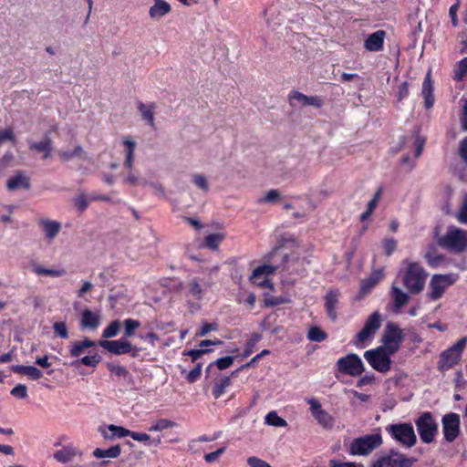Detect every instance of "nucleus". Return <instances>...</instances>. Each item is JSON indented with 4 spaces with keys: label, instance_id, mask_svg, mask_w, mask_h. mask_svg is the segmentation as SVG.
Here are the masks:
<instances>
[{
    "label": "nucleus",
    "instance_id": "nucleus-16",
    "mask_svg": "<svg viewBox=\"0 0 467 467\" xmlns=\"http://www.w3.org/2000/svg\"><path fill=\"white\" fill-rule=\"evenodd\" d=\"M289 99L291 104H293V101H296L301 106H313L317 109H319L323 106V101L320 98L317 96H306L299 91H293L289 95Z\"/></svg>",
    "mask_w": 467,
    "mask_h": 467
},
{
    "label": "nucleus",
    "instance_id": "nucleus-15",
    "mask_svg": "<svg viewBox=\"0 0 467 467\" xmlns=\"http://www.w3.org/2000/svg\"><path fill=\"white\" fill-rule=\"evenodd\" d=\"M101 322V315L99 310L85 309L81 313L80 327L82 329L96 330Z\"/></svg>",
    "mask_w": 467,
    "mask_h": 467
},
{
    "label": "nucleus",
    "instance_id": "nucleus-39",
    "mask_svg": "<svg viewBox=\"0 0 467 467\" xmlns=\"http://www.w3.org/2000/svg\"><path fill=\"white\" fill-rule=\"evenodd\" d=\"M265 421L269 426L275 427H286L287 422L283 418L279 417L275 411H270L265 417Z\"/></svg>",
    "mask_w": 467,
    "mask_h": 467
},
{
    "label": "nucleus",
    "instance_id": "nucleus-49",
    "mask_svg": "<svg viewBox=\"0 0 467 467\" xmlns=\"http://www.w3.org/2000/svg\"><path fill=\"white\" fill-rule=\"evenodd\" d=\"M53 330L56 336L66 339L68 337V329L65 322L59 321L53 324Z\"/></svg>",
    "mask_w": 467,
    "mask_h": 467
},
{
    "label": "nucleus",
    "instance_id": "nucleus-32",
    "mask_svg": "<svg viewBox=\"0 0 467 467\" xmlns=\"http://www.w3.org/2000/svg\"><path fill=\"white\" fill-rule=\"evenodd\" d=\"M391 295L394 301V307L396 310H400L401 307L406 306L409 302V296L403 292L400 287L392 285Z\"/></svg>",
    "mask_w": 467,
    "mask_h": 467
},
{
    "label": "nucleus",
    "instance_id": "nucleus-7",
    "mask_svg": "<svg viewBox=\"0 0 467 467\" xmlns=\"http://www.w3.org/2000/svg\"><path fill=\"white\" fill-rule=\"evenodd\" d=\"M415 424L421 441L427 444L432 442L438 432V424L431 413L429 411L422 413L415 420Z\"/></svg>",
    "mask_w": 467,
    "mask_h": 467
},
{
    "label": "nucleus",
    "instance_id": "nucleus-6",
    "mask_svg": "<svg viewBox=\"0 0 467 467\" xmlns=\"http://www.w3.org/2000/svg\"><path fill=\"white\" fill-rule=\"evenodd\" d=\"M392 355V353L379 346L374 349L367 350L364 353V358L375 370L387 373L391 368L390 357Z\"/></svg>",
    "mask_w": 467,
    "mask_h": 467
},
{
    "label": "nucleus",
    "instance_id": "nucleus-24",
    "mask_svg": "<svg viewBox=\"0 0 467 467\" xmlns=\"http://www.w3.org/2000/svg\"><path fill=\"white\" fill-rule=\"evenodd\" d=\"M421 94L425 99V107L427 109L432 108L434 104V96H433V85L431 78V72L429 71L424 78L422 83Z\"/></svg>",
    "mask_w": 467,
    "mask_h": 467
},
{
    "label": "nucleus",
    "instance_id": "nucleus-53",
    "mask_svg": "<svg viewBox=\"0 0 467 467\" xmlns=\"http://www.w3.org/2000/svg\"><path fill=\"white\" fill-rule=\"evenodd\" d=\"M382 246L386 255L389 256L395 251L397 247V242L393 238H387L383 240Z\"/></svg>",
    "mask_w": 467,
    "mask_h": 467
},
{
    "label": "nucleus",
    "instance_id": "nucleus-40",
    "mask_svg": "<svg viewBox=\"0 0 467 467\" xmlns=\"http://www.w3.org/2000/svg\"><path fill=\"white\" fill-rule=\"evenodd\" d=\"M327 337V335L318 327H312L308 330L307 338L312 342H322Z\"/></svg>",
    "mask_w": 467,
    "mask_h": 467
},
{
    "label": "nucleus",
    "instance_id": "nucleus-57",
    "mask_svg": "<svg viewBox=\"0 0 467 467\" xmlns=\"http://www.w3.org/2000/svg\"><path fill=\"white\" fill-rule=\"evenodd\" d=\"M218 329L217 323H204L197 333V337H204L211 331H216Z\"/></svg>",
    "mask_w": 467,
    "mask_h": 467
},
{
    "label": "nucleus",
    "instance_id": "nucleus-2",
    "mask_svg": "<svg viewBox=\"0 0 467 467\" xmlns=\"http://www.w3.org/2000/svg\"><path fill=\"white\" fill-rule=\"evenodd\" d=\"M427 274L417 263H410L403 276V285L411 294L420 293L426 281Z\"/></svg>",
    "mask_w": 467,
    "mask_h": 467
},
{
    "label": "nucleus",
    "instance_id": "nucleus-60",
    "mask_svg": "<svg viewBox=\"0 0 467 467\" xmlns=\"http://www.w3.org/2000/svg\"><path fill=\"white\" fill-rule=\"evenodd\" d=\"M247 464L250 467H272L269 463L266 462L257 458V457H249L247 459Z\"/></svg>",
    "mask_w": 467,
    "mask_h": 467
},
{
    "label": "nucleus",
    "instance_id": "nucleus-19",
    "mask_svg": "<svg viewBox=\"0 0 467 467\" xmlns=\"http://www.w3.org/2000/svg\"><path fill=\"white\" fill-rule=\"evenodd\" d=\"M385 32L382 30H378L368 36L365 40L364 47L367 50L371 52H377L382 49Z\"/></svg>",
    "mask_w": 467,
    "mask_h": 467
},
{
    "label": "nucleus",
    "instance_id": "nucleus-38",
    "mask_svg": "<svg viewBox=\"0 0 467 467\" xmlns=\"http://www.w3.org/2000/svg\"><path fill=\"white\" fill-rule=\"evenodd\" d=\"M123 182L133 186L139 184H147V181L140 177L139 171L133 170L131 171H128V173L124 176Z\"/></svg>",
    "mask_w": 467,
    "mask_h": 467
},
{
    "label": "nucleus",
    "instance_id": "nucleus-56",
    "mask_svg": "<svg viewBox=\"0 0 467 467\" xmlns=\"http://www.w3.org/2000/svg\"><path fill=\"white\" fill-rule=\"evenodd\" d=\"M288 300L284 296H271L265 300V306H274L281 304L287 303Z\"/></svg>",
    "mask_w": 467,
    "mask_h": 467
},
{
    "label": "nucleus",
    "instance_id": "nucleus-28",
    "mask_svg": "<svg viewBox=\"0 0 467 467\" xmlns=\"http://www.w3.org/2000/svg\"><path fill=\"white\" fill-rule=\"evenodd\" d=\"M383 275L382 270H375L369 277L361 281L360 291L368 294L383 278Z\"/></svg>",
    "mask_w": 467,
    "mask_h": 467
},
{
    "label": "nucleus",
    "instance_id": "nucleus-42",
    "mask_svg": "<svg viewBox=\"0 0 467 467\" xmlns=\"http://www.w3.org/2000/svg\"><path fill=\"white\" fill-rule=\"evenodd\" d=\"M139 110L142 118L147 120L148 124L151 127L154 125V112L151 106H147L143 103H140Z\"/></svg>",
    "mask_w": 467,
    "mask_h": 467
},
{
    "label": "nucleus",
    "instance_id": "nucleus-10",
    "mask_svg": "<svg viewBox=\"0 0 467 467\" xmlns=\"http://www.w3.org/2000/svg\"><path fill=\"white\" fill-rule=\"evenodd\" d=\"M381 323V315L378 311L372 313L366 321L363 328L358 333L356 345L358 347H363L362 343L371 339L375 336L377 331L380 328Z\"/></svg>",
    "mask_w": 467,
    "mask_h": 467
},
{
    "label": "nucleus",
    "instance_id": "nucleus-35",
    "mask_svg": "<svg viewBox=\"0 0 467 467\" xmlns=\"http://www.w3.org/2000/svg\"><path fill=\"white\" fill-rule=\"evenodd\" d=\"M231 385V379L227 376H222L214 381L213 395L215 399L220 398L227 387Z\"/></svg>",
    "mask_w": 467,
    "mask_h": 467
},
{
    "label": "nucleus",
    "instance_id": "nucleus-48",
    "mask_svg": "<svg viewBox=\"0 0 467 467\" xmlns=\"http://www.w3.org/2000/svg\"><path fill=\"white\" fill-rule=\"evenodd\" d=\"M412 465V460L406 458L402 455H399L396 458L389 459L390 467H410Z\"/></svg>",
    "mask_w": 467,
    "mask_h": 467
},
{
    "label": "nucleus",
    "instance_id": "nucleus-58",
    "mask_svg": "<svg viewBox=\"0 0 467 467\" xmlns=\"http://www.w3.org/2000/svg\"><path fill=\"white\" fill-rule=\"evenodd\" d=\"M11 394L19 399H25L27 397V389L26 385L18 384L12 390Z\"/></svg>",
    "mask_w": 467,
    "mask_h": 467
},
{
    "label": "nucleus",
    "instance_id": "nucleus-59",
    "mask_svg": "<svg viewBox=\"0 0 467 467\" xmlns=\"http://www.w3.org/2000/svg\"><path fill=\"white\" fill-rule=\"evenodd\" d=\"M15 134L11 129L0 130V146L8 140H14Z\"/></svg>",
    "mask_w": 467,
    "mask_h": 467
},
{
    "label": "nucleus",
    "instance_id": "nucleus-17",
    "mask_svg": "<svg viewBox=\"0 0 467 467\" xmlns=\"http://www.w3.org/2000/svg\"><path fill=\"white\" fill-rule=\"evenodd\" d=\"M6 187L10 192L19 189L28 190L30 188V180L22 171H17L14 176L7 180Z\"/></svg>",
    "mask_w": 467,
    "mask_h": 467
},
{
    "label": "nucleus",
    "instance_id": "nucleus-54",
    "mask_svg": "<svg viewBox=\"0 0 467 467\" xmlns=\"http://www.w3.org/2000/svg\"><path fill=\"white\" fill-rule=\"evenodd\" d=\"M202 374V364L198 363L193 369H192L186 376L187 380L190 383L195 382Z\"/></svg>",
    "mask_w": 467,
    "mask_h": 467
},
{
    "label": "nucleus",
    "instance_id": "nucleus-52",
    "mask_svg": "<svg viewBox=\"0 0 467 467\" xmlns=\"http://www.w3.org/2000/svg\"><path fill=\"white\" fill-rule=\"evenodd\" d=\"M467 75V57L462 58L455 70V78L462 79Z\"/></svg>",
    "mask_w": 467,
    "mask_h": 467
},
{
    "label": "nucleus",
    "instance_id": "nucleus-9",
    "mask_svg": "<svg viewBox=\"0 0 467 467\" xmlns=\"http://www.w3.org/2000/svg\"><path fill=\"white\" fill-rule=\"evenodd\" d=\"M309 410L315 420L324 429L331 430L335 425V418L322 408L320 401L316 398L306 399Z\"/></svg>",
    "mask_w": 467,
    "mask_h": 467
},
{
    "label": "nucleus",
    "instance_id": "nucleus-26",
    "mask_svg": "<svg viewBox=\"0 0 467 467\" xmlns=\"http://www.w3.org/2000/svg\"><path fill=\"white\" fill-rule=\"evenodd\" d=\"M339 293L337 291H330L326 295V309L328 317L332 320L337 319V306L338 303Z\"/></svg>",
    "mask_w": 467,
    "mask_h": 467
},
{
    "label": "nucleus",
    "instance_id": "nucleus-45",
    "mask_svg": "<svg viewBox=\"0 0 467 467\" xmlns=\"http://www.w3.org/2000/svg\"><path fill=\"white\" fill-rule=\"evenodd\" d=\"M120 329V322L119 320L110 323L102 333V337L105 338H110L116 337Z\"/></svg>",
    "mask_w": 467,
    "mask_h": 467
},
{
    "label": "nucleus",
    "instance_id": "nucleus-25",
    "mask_svg": "<svg viewBox=\"0 0 467 467\" xmlns=\"http://www.w3.org/2000/svg\"><path fill=\"white\" fill-rule=\"evenodd\" d=\"M29 149L38 152H43L44 159H48L51 156L52 140L49 137H45L41 141L28 140Z\"/></svg>",
    "mask_w": 467,
    "mask_h": 467
},
{
    "label": "nucleus",
    "instance_id": "nucleus-21",
    "mask_svg": "<svg viewBox=\"0 0 467 467\" xmlns=\"http://www.w3.org/2000/svg\"><path fill=\"white\" fill-rule=\"evenodd\" d=\"M171 5L164 0H154V5L149 9V16L153 20H159L171 12Z\"/></svg>",
    "mask_w": 467,
    "mask_h": 467
},
{
    "label": "nucleus",
    "instance_id": "nucleus-12",
    "mask_svg": "<svg viewBox=\"0 0 467 467\" xmlns=\"http://www.w3.org/2000/svg\"><path fill=\"white\" fill-rule=\"evenodd\" d=\"M442 431L448 442H452L460 432V417L456 413H449L442 417Z\"/></svg>",
    "mask_w": 467,
    "mask_h": 467
},
{
    "label": "nucleus",
    "instance_id": "nucleus-8",
    "mask_svg": "<svg viewBox=\"0 0 467 467\" xmlns=\"http://www.w3.org/2000/svg\"><path fill=\"white\" fill-rule=\"evenodd\" d=\"M403 341V333L402 330L399 327V326L395 323H388L383 336H382V343L380 347H382L387 351L395 354Z\"/></svg>",
    "mask_w": 467,
    "mask_h": 467
},
{
    "label": "nucleus",
    "instance_id": "nucleus-20",
    "mask_svg": "<svg viewBox=\"0 0 467 467\" xmlns=\"http://www.w3.org/2000/svg\"><path fill=\"white\" fill-rule=\"evenodd\" d=\"M460 358L458 353L450 348L441 353L438 368L441 370H448L458 363Z\"/></svg>",
    "mask_w": 467,
    "mask_h": 467
},
{
    "label": "nucleus",
    "instance_id": "nucleus-33",
    "mask_svg": "<svg viewBox=\"0 0 467 467\" xmlns=\"http://www.w3.org/2000/svg\"><path fill=\"white\" fill-rule=\"evenodd\" d=\"M121 453V447L119 445L112 446L109 449L103 450L100 448H97L93 451V456L98 459L104 458H118Z\"/></svg>",
    "mask_w": 467,
    "mask_h": 467
},
{
    "label": "nucleus",
    "instance_id": "nucleus-43",
    "mask_svg": "<svg viewBox=\"0 0 467 467\" xmlns=\"http://www.w3.org/2000/svg\"><path fill=\"white\" fill-rule=\"evenodd\" d=\"M122 143L125 148L124 153L125 158L134 159V153L136 150V142L130 137H124L122 139Z\"/></svg>",
    "mask_w": 467,
    "mask_h": 467
},
{
    "label": "nucleus",
    "instance_id": "nucleus-18",
    "mask_svg": "<svg viewBox=\"0 0 467 467\" xmlns=\"http://www.w3.org/2000/svg\"><path fill=\"white\" fill-rule=\"evenodd\" d=\"M96 346V342L85 337L82 340H73L69 342L68 351L71 357L78 358L87 348Z\"/></svg>",
    "mask_w": 467,
    "mask_h": 467
},
{
    "label": "nucleus",
    "instance_id": "nucleus-22",
    "mask_svg": "<svg viewBox=\"0 0 467 467\" xmlns=\"http://www.w3.org/2000/svg\"><path fill=\"white\" fill-rule=\"evenodd\" d=\"M101 434L105 440L111 441L114 438L130 436V431L122 426L109 424L107 426V430H101Z\"/></svg>",
    "mask_w": 467,
    "mask_h": 467
},
{
    "label": "nucleus",
    "instance_id": "nucleus-14",
    "mask_svg": "<svg viewBox=\"0 0 467 467\" xmlns=\"http://www.w3.org/2000/svg\"><path fill=\"white\" fill-rule=\"evenodd\" d=\"M37 224L41 228L45 239L48 242H52L57 236L62 228L59 222L46 217L39 218Z\"/></svg>",
    "mask_w": 467,
    "mask_h": 467
},
{
    "label": "nucleus",
    "instance_id": "nucleus-46",
    "mask_svg": "<svg viewBox=\"0 0 467 467\" xmlns=\"http://www.w3.org/2000/svg\"><path fill=\"white\" fill-rule=\"evenodd\" d=\"M223 238L224 236L222 234H209L205 238V245L211 249H217Z\"/></svg>",
    "mask_w": 467,
    "mask_h": 467
},
{
    "label": "nucleus",
    "instance_id": "nucleus-27",
    "mask_svg": "<svg viewBox=\"0 0 467 467\" xmlns=\"http://www.w3.org/2000/svg\"><path fill=\"white\" fill-rule=\"evenodd\" d=\"M31 267L33 273L36 275L61 277L66 275V271L62 268H47L36 263H33Z\"/></svg>",
    "mask_w": 467,
    "mask_h": 467
},
{
    "label": "nucleus",
    "instance_id": "nucleus-51",
    "mask_svg": "<svg viewBox=\"0 0 467 467\" xmlns=\"http://www.w3.org/2000/svg\"><path fill=\"white\" fill-rule=\"evenodd\" d=\"M456 218L459 223L467 225V193L464 195L461 208L456 214Z\"/></svg>",
    "mask_w": 467,
    "mask_h": 467
},
{
    "label": "nucleus",
    "instance_id": "nucleus-61",
    "mask_svg": "<svg viewBox=\"0 0 467 467\" xmlns=\"http://www.w3.org/2000/svg\"><path fill=\"white\" fill-rule=\"evenodd\" d=\"M210 352L209 349L206 348H201V349H191L184 353V355L189 356L192 358V361H196L198 358H200L202 355Z\"/></svg>",
    "mask_w": 467,
    "mask_h": 467
},
{
    "label": "nucleus",
    "instance_id": "nucleus-34",
    "mask_svg": "<svg viewBox=\"0 0 467 467\" xmlns=\"http://www.w3.org/2000/svg\"><path fill=\"white\" fill-rule=\"evenodd\" d=\"M77 454V451L72 446H67L63 449L57 451L54 453V458L62 463L70 462Z\"/></svg>",
    "mask_w": 467,
    "mask_h": 467
},
{
    "label": "nucleus",
    "instance_id": "nucleus-36",
    "mask_svg": "<svg viewBox=\"0 0 467 467\" xmlns=\"http://www.w3.org/2000/svg\"><path fill=\"white\" fill-rule=\"evenodd\" d=\"M285 261L286 262V265L284 267V269L296 271L298 274L305 273V271H306V269L304 267L305 264H306L305 260H302L301 262H299V260L296 257L285 256Z\"/></svg>",
    "mask_w": 467,
    "mask_h": 467
},
{
    "label": "nucleus",
    "instance_id": "nucleus-55",
    "mask_svg": "<svg viewBox=\"0 0 467 467\" xmlns=\"http://www.w3.org/2000/svg\"><path fill=\"white\" fill-rule=\"evenodd\" d=\"M280 198V192L277 190H270L266 192L265 196L260 199L259 203L274 202Z\"/></svg>",
    "mask_w": 467,
    "mask_h": 467
},
{
    "label": "nucleus",
    "instance_id": "nucleus-30",
    "mask_svg": "<svg viewBox=\"0 0 467 467\" xmlns=\"http://www.w3.org/2000/svg\"><path fill=\"white\" fill-rule=\"evenodd\" d=\"M13 371L17 374L27 376L33 380L39 379L43 377L42 371L34 366L16 365L13 368Z\"/></svg>",
    "mask_w": 467,
    "mask_h": 467
},
{
    "label": "nucleus",
    "instance_id": "nucleus-64",
    "mask_svg": "<svg viewBox=\"0 0 467 467\" xmlns=\"http://www.w3.org/2000/svg\"><path fill=\"white\" fill-rule=\"evenodd\" d=\"M130 436L134 441H137L147 442V441H150V435H149V434H147V433H144V432H135V431H130Z\"/></svg>",
    "mask_w": 467,
    "mask_h": 467
},
{
    "label": "nucleus",
    "instance_id": "nucleus-5",
    "mask_svg": "<svg viewBox=\"0 0 467 467\" xmlns=\"http://www.w3.org/2000/svg\"><path fill=\"white\" fill-rule=\"evenodd\" d=\"M387 432L400 444L411 448L417 442V436L411 423H394L386 427Z\"/></svg>",
    "mask_w": 467,
    "mask_h": 467
},
{
    "label": "nucleus",
    "instance_id": "nucleus-29",
    "mask_svg": "<svg viewBox=\"0 0 467 467\" xmlns=\"http://www.w3.org/2000/svg\"><path fill=\"white\" fill-rule=\"evenodd\" d=\"M278 267L274 266L271 265H263L258 267H256L251 275V279L253 282L257 283L258 285L264 286L265 282L264 281H258V279L262 276H268L269 275L273 274Z\"/></svg>",
    "mask_w": 467,
    "mask_h": 467
},
{
    "label": "nucleus",
    "instance_id": "nucleus-4",
    "mask_svg": "<svg viewBox=\"0 0 467 467\" xmlns=\"http://www.w3.org/2000/svg\"><path fill=\"white\" fill-rule=\"evenodd\" d=\"M382 444L380 433H372L354 439L349 444L351 455L366 456Z\"/></svg>",
    "mask_w": 467,
    "mask_h": 467
},
{
    "label": "nucleus",
    "instance_id": "nucleus-63",
    "mask_svg": "<svg viewBox=\"0 0 467 467\" xmlns=\"http://www.w3.org/2000/svg\"><path fill=\"white\" fill-rule=\"evenodd\" d=\"M466 344H467V337H462L461 339H459L451 348L454 349V351H456L458 353V355L461 357L462 352L463 351V349L466 347Z\"/></svg>",
    "mask_w": 467,
    "mask_h": 467
},
{
    "label": "nucleus",
    "instance_id": "nucleus-1",
    "mask_svg": "<svg viewBox=\"0 0 467 467\" xmlns=\"http://www.w3.org/2000/svg\"><path fill=\"white\" fill-rule=\"evenodd\" d=\"M437 244L454 254H462L467 250V231L451 225L447 232L437 238Z\"/></svg>",
    "mask_w": 467,
    "mask_h": 467
},
{
    "label": "nucleus",
    "instance_id": "nucleus-31",
    "mask_svg": "<svg viewBox=\"0 0 467 467\" xmlns=\"http://www.w3.org/2000/svg\"><path fill=\"white\" fill-rule=\"evenodd\" d=\"M58 156L63 161H69L74 158L78 159H86V152L83 148L79 145L76 146L74 150H60L58 151Z\"/></svg>",
    "mask_w": 467,
    "mask_h": 467
},
{
    "label": "nucleus",
    "instance_id": "nucleus-3",
    "mask_svg": "<svg viewBox=\"0 0 467 467\" xmlns=\"http://www.w3.org/2000/svg\"><path fill=\"white\" fill-rule=\"evenodd\" d=\"M458 279L459 275L453 273L433 275L429 284V298L432 301H437L441 299L443 296L445 291L450 286L453 285Z\"/></svg>",
    "mask_w": 467,
    "mask_h": 467
},
{
    "label": "nucleus",
    "instance_id": "nucleus-50",
    "mask_svg": "<svg viewBox=\"0 0 467 467\" xmlns=\"http://www.w3.org/2000/svg\"><path fill=\"white\" fill-rule=\"evenodd\" d=\"M192 182L196 187L201 189L204 192L209 191V183L207 178L202 174H194L192 176Z\"/></svg>",
    "mask_w": 467,
    "mask_h": 467
},
{
    "label": "nucleus",
    "instance_id": "nucleus-37",
    "mask_svg": "<svg viewBox=\"0 0 467 467\" xmlns=\"http://www.w3.org/2000/svg\"><path fill=\"white\" fill-rule=\"evenodd\" d=\"M176 426V423L168 419H159L152 422V424L149 427V431H162L167 429H171Z\"/></svg>",
    "mask_w": 467,
    "mask_h": 467
},
{
    "label": "nucleus",
    "instance_id": "nucleus-41",
    "mask_svg": "<svg viewBox=\"0 0 467 467\" xmlns=\"http://www.w3.org/2000/svg\"><path fill=\"white\" fill-rule=\"evenodd\" d=\"M101 360V357L95 353L93 355H87L81 358L79 360H77L71 363V366H74L77 363H81L84 366L88 367H96Z\"/></svg>",
    "mask_w": 467,
    "mask_h": 467
},
{
    "label": "nucleus",
    "instance_id": "nucleus-13",
    "mask_svg": "<svg viewBox=\"0 0 467 467\" xmlns=\"http://www.w3.org/2000/svg\"><path fill=\"white\" fill-rule=\"evenodd\" d=\"M99 344L101 348L115 355L127 354L133 350L132 345L123 338L118 340H102L99 341Z\"/></svg>",
    "mask_w": 467,
    "mask_h": 467
},
{
    "label": "nucleus",
    "instance_id": "nucleus-23",
    "mask_svg": "<svg viewBox=\"0 0 467 467\" xmlns=\"http://www.w3.org/2000/svg\"><path fill=\"white\" fill-rule=\"evenodd\" d=\"M201 283L202 281L197 277L190 279L186 285L187 296H191L196 300H202L205 293Z\"/></svg>",
    "mask_w": 467,
    "mask_h": 467
},
{
    "label": "nucleus",
    "instance_id": "nucleus-62",
    "mask_svg": "<svg viewBox=\"0 0 467 467\" xmlns=\"http://www.w3.org/2000/svg\"><path fill=\"white\" fill-rule=\"evenodd\" d=\"M224 447L219 448L215 451L205 454L204 459L207 462H213L218 460V458L224 452Z\"/></svg>",
    "mask_w": 467,
    "mask_h": 467
},
{
    "label": "nucleus",
    "instance_id": "nucleus-11",
    "mask_svg": "<svg viewBox=\"0 0 467 467\" xmlns=\"http://www.w3.org/2000/svg\"><path fill=\"white\" fill-rule=\"evenodd\" d=\"M337 368L340 372L352 377H358L364 371V364L357 354H348L340 358L337 362Z\"/></svg>",
    "mask_w": 467,
    "mask_h": 467
},
{
    "label": "nucleus",
    "instance_id": "nucleus-47",
    "mask_svg": "<svg viewBox=\"0 0 467 467\" xmlns=\"http://www.w3.org/2000/svg\"><path fill=\"white\" fill-rule=\"evenodd\" d=\"M140 327V323L135 319H126L124 322V334L127 337H131L137 328Z\"/></svg>",
    "mask_w": 467,
    "mask_h": 467
},
{
    "label": "nucleus",
    "instance_id": "nucleus-44",
    "mask_svg": "<svg viewBox=\"0 0 467 467\" xmlns=\"http://www.w3.org/2000/svg\"><path fill=\"white\" fill-rule=\"evenodd\" d=\"M233 363H234V358L231 356L220 358L217 360H215L214 362L211 363L208 366L206 371L209 372L211 368L213 365H215L219 369L223 370V369H225V368L231 367L233 365Z\"/></svg>",
    "mask_w": 467,
    "mask_h": 467
}]
</instances>
